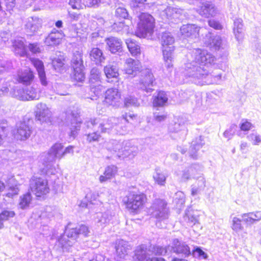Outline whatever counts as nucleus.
<instances>
[{
    "mask_svg": "<svg viewBox=\"0 0 261 261\" xmlns=\"http://www.w3.org/2000/svg\"><path fill=\"white\" fill-rule=\"evenodd\" d=\"M146 251L143 246H140L135 251L134 261H166L162 257H153L146 259Z\"/></svg>",
    "mask_w": 261,
    "mask_h": 261,
    "instance_id": "34",
    "label": "nucleus"
},
{
    "mask_svg": "<svg viewBox=\"0 0 261 261\" xmlns=\"http://www.w3.org/2000/svg\"><path fill=\"white\" fill-rule=\"evenodd\" d=\"M25 39L22 37H17L12 42L14 51L20 56H24L27 54V48L24 43Z\"/></svg>",
    "mask_w": 261,
    "mask_h": 261,
    "instance_id": "36",
    "label": "nucleus"
},
{
    "mask_svg": "<svg viewBox=\"0 0 261 261\" xmlns=\"http://www.w3.org/2000/svg\"><path fill=\"white\" fill-rule=\"evenodd\" d=\"M89 232V228L86 225H82L79 228H74L70 227V224H69L65 229V233L68 239L67 240L65 236H64L58 240V242L63 248L71 246L73 245L79 234H83L85 237H87Z\"/></svg>",
    "mask_w": 261,
    "mask_h": 261,
    "instance_id": "6",
    "label": "nucleus"
},
{
    "mask_svg": "<svg viewBox=\"0 0 261 261\" xmlns=\"http://www.w3.org/2000/svg\"><path fill=\"white\" fill-rule=\"evenodd\" d=\"M121 94L118 89L109 88L105 93V102L109 105L116 106L120 101Z\"/></svg>",
    "mask_w": 261,
    "mask_h": 261,
    "instance_id": "26",
    "label": "nucleus"
},
{
    "mask_svg": "<svg viewBox=\"0 0 261 261\" xmlns=\"http://www.w3.org/2000/svg\"><path fill=\"white\" fill-rule=\"evenodd\" d=\"M64 156L63 146L61 143L55 144L47 153L44 152L39 156L43 167L42 172L47 175L55 174L57 169L54 166L56 159H61Z\"/></svg>",
    "mask_w": 261,
    "mask_h": 261,
    "instance_id": "3",
    "label": "nucleus"
},
{
    "mask_svg": "<svg viewBox=\"0 0 261 261\" xmlns=\"http://www.w3.org/2000/svg\"><path fill=\"white\" fill-rule=\"evenodd\" d=\"M90 56L91 59L95 62L96 64H99L105 60L102 51L98 48H93L90 51Z\"/></svg>",
    "mask_w": 261,
    "mask_h": 261,
    "instance_id": "41",
    "label": "nucleus"
},
{
    "mask_svg": "<svg viewBox=\"0 0 261 261\" xmlns=\"http://www.w3.org/2000/svg\"><path fill=\"white\" fill-rule=\"evenodd\" d=\"M71 66L73 69V77L75 80L83 82L85 79V74L83 71L84 66L82 59V55L79 52L73 54L71 60Z\"/></svg>",
    "mask_w": 261,
    "mask_h": 261,
    "instance_id": "13",
    "label": "nucleus"
},
{
    "mask_svg": "<svg viewBox=\"0 0 261 261\" xmlns=\"http://www.w3.org/2000/svg\"><path fill=\"white\" fill-rule=\"evenodd\" d=\"M160 12V15L163 20L165 21L175 22L181 15V10L172 7H168L166 4H161L156 2L154 5Z\"/></svg>",
    "mask_w": 261,
    "mask_h": 261,
    "instance_id": "8",
    "label": "nucleus"
},
{
    "mask_svg": "<svg viewBox=\"0 0 261 261\" xmlns=\"http://www.w3.org/2000/svg\"><path fill=\"white\" fill-rule=\"evenodd\" d=\"M116 16L117 17L126 19L128 16V14L126 9L119 7L116 10Z\"/></svg>",
    "mask_w": 261,
    "mask_h": 261,
    "instance_id": "63",
    "label": "nucleus"
},
{
    "mask_svg": "<svg viewBox=\"0 0 261 261\" xmlns=\"http://www.w3.org/2000/svg\"><path fill=\"white\" fill-rule=\"evenodd\" d=\"M195 179H197L196 181L191 186V195L192 196H196L200 194L205 187V180L203 176H199Z\"/></svg>",
    "mask_w": 261,
    "mask_h": 261,
    "instance_id": "38",
    "label": "nucleus"
},
{
    "mask_svg": "<svg viewBox=\"0 0 261 261\" xmlns=\"http://www.w3.org/2000/svg\"><path fill=\"white\" fill-rule=\"evenodd\" d=\"M32 200V197L30 193L23 194L19 198L18 207L22 210L28 208L30 206Z\"/></svg>",
    "mask_w": 261,
    "mask_h": 261,
    "instance_id": "44",
    "label": "nucleus"
},
{
    "mask_svg": "<svg viewBox=\"0 0 261 261\" xmlns=\"http://www.w3.org/2000/svg\"><path fill=\"white\" fill-rule=\"evenodd\" d=\"M237 128V126L235 125H232L230 126V127L227 130H226L224 133L223 136L224 137L228 139V140L230 139L232 136L234 135L236 130Z\"/></svg>",
    "mask_w": 261,
    "mask_h": 261,
    "instance_id": "61",
    "label": "nucleus"
},
{
    "mask_svg": "<svg viewBox=\"0 0 261 261\" xmlns=\"http://www.w3.org/2000/svg\"><path fill=\"white\" fill-rule=\"evenodd\" d=\"M32 63L37 71L41 84L43 86H46L48 82L46 80L43 62L39 59H34L32 60Z\"/></svg>",
    "mask_w": 261,
    "mask_h": 261,
    "instance_id": "33",
    "label": "nucleus"
},
{
    "mask_svg": "<svg viewBox=\"0 0 261 261\" xmlns=\"http://www.w3.org/2000/svg\"><path fill=\"white\" fill-rule=\"evenodd\" d=\"M200 28L194 24H187L182 25L180 29L181 34L184 37L191 39H196L199 36Z\"/></svg>",
    "mask_w": 261,
    "mask_h": 261,
    "instance_id": "18",
    "label": "nucleus"
},
{
    "mask_svg": "<svg viewBox=\"0 0 261 261\" xmlns=\"http://www.w3.org/2000/svg\"><path fill=\"white\" fill-rule=\"evenodd\" d=\"M171 248L173 252L176 254H182L186 257L191 254L189 246L185 242L179 241L177 239L172 240Z\"/></svg>",
    "mask_w": 261,
    "mask_h": 261,
    "instance_id": "25",
    "label": "nucleus"
},
{
    "mask_svg": "<svg viewBox=\"0 0 261 261\" xmlns=\"http://www.w3.org/2000/svg\"><path fill=\"white\" fill-rule=\"evenodd\" d=\"M167 176L160 170H156L153 175V178L155 183L160 186H164Z\"/></svg>",
    "mask_w": 261,
    "mask_h": 261,
    "instance_id": "49",
    "label": "nucleus"
},
{
    "mask_svg": "<svg viewBox=\"0 0 261 261\" xmlns=\"http://www.w3.org/2000/svg\"><path fill=\"white\" fill-rule=\"evenodd\" d=\"M34 114L36 120L40 121L41 123L50 121L52 116V113L50 109L45 103L42 102L36 105L34 110Z\"/></svg>",
    "mask_w": 261,
    "mask_h": 261,
    "instance_id": "14",
    "label": "nucleus"
},
{
    "mask_svg": "<svg viewBox=\"0 0 261 261\" xmlns=\"http://www.w3.org/2000/svg\"><path fill=\"white\" fill-rule=\"evenodd\" d=\"M206 37L209 38V41L207 42L205 41V44L211 48H214L215 50L225 49L227 47L228 44L226 40L220 36L212 37L211 34H208Z\"/></svg>",
    "mask_w": 261,
    "mask_h": 261,
    "instance_id": "23",
    "label": "nucleus"
},
{
    "mask_svg": "<svg viewBox=\"0 0 261 261\" xmlns=\"http://www.w3.org/2000/svg\"><path fill=\"white\" fill-rule=\"evenodd\" d=\"M141 68V65L139 61L128 58L125 61L124 70L126 74H133L139 71Z\"/></svg>",
    "mask_w": 261,
    "mask_h": 261,
    "instance_id": "31",
    "label": "nucleus"
},
{
    "mask_svg": "<svg viewBox=\"0 0 261 261\" xmlns=\"http://www.w3.org/2000/svg\"><path fill=\"white\" fill-rule=\"evenodd\" d=\"M231 228L236 232L243 230V226L241 224V220L236 217H234L232 220Z\"/></svg>",
    "mask_w": 261,
    "mask_h": 261,
    "instance_id": "55",
    "label": "nucleus"
},
{
    "mask_svg": "<svg viewBox=\"0 0 261 261\" xmlns=\"http://www.w3.org/2000/svg\"><path fill=\"white\" fill-rule=\"evenodd\" d=\"M100 78V72L97 68H93L91 71L90 81L91 83L99 81Z\"/></svg>",
    "mask_w": 261,
    "mask_h": 261,
    "instance_id": "62",
    "label": "nucleus"
},
{
    "mask_svg": "<svg viewBox=\"0 0 261 261\" xmlns=\"http://www.w3.org/2000/svg\"><path fill=\"white\" fill-rule=\"evenodd\" d=\"M33 120L29 118H24L22 121L18 122L16 125V128L13 130L15 137L20 140L28 139L32 133V127L31 124Z\"/></svg>",
    "mask_w": 261,
    "mask_h": 261,
    "instance_id": "10",
    "label": "nucleus"
},
{
    "mask_svg": "<svg viewBox=\"0 0 261 261\" xmlns=\"http://www.w3.org/2000/svg\"><path fill=\"white\" fill-rule=\"evenodd\" d=\"M107 148L111 151H113L117 153V155L119 157V154L122 153L123 149V142L120 141L112 140L109 141L106 143Z\"/></svg>",
    "mask_w": 261,
    "mask_h": 261,
    "instance_id": "39",
    "label": "nucleus"
},
{
    "mask_svg": "<svg viewBox=\"0 0 261 261\" xmlns=\"http://www.w3.org/2000/svg\"><path fill=\"white\" fill-rule=\"evenodd\" d=\"M99 131L89 133L86 135V140L89 143H92L93 142H97L99 140L101 136L98 133Z\"/></svg>",
    "mask_w": 261,
    "mask_h": 261,
    "instance_id": "58",
    "label": "nucleus"
},
{
    "mask_svg": "<svg viewBox=\"0 0 261 261\" xmlns=\"http://www.w3.org/2000/svg\"><path fill=\"white\" fill-rule=\"evenodd\" d=\"M15 216L14 212L5 210L0 214V221H6Z\"/></svg>",
    "mask_w": 261,
    "mask_h": 261,
    "instance_id": "60",
    "label": "nucleus"
},
{
    "mask_svg": "<svg viewBox=\"0 0 261 261\" xmlns=\"http://www.w3.org/2000/svg\"><path fill=\"white\" fill-rule=\"evenodd\" d=\"M64 35L62 31L54 29L45 38V43L47 46H55L60 43Z\"/></svg>",
    "mask_w": 261,
    "mask_h": 261,
    "instance_id": "29",
    "label": "nucleus"
},
{
    "mask_svg": "<svg viewBox=\"0 0 261 261\" xmlns=\"http://www.w3.org/2000/svg\"><path fill=\"white\" fill-rule=\"evenodd\" d=\"M243 20L241 18H236L233 22V34L235 38L239 43H241L244 38V33L243 32Z\"/></svg>",
    "mask_w": 261,
    "mask_h": 261,
    "instance_id": "37",
    "label": "nucleus"
},
{
    "mask_svg": "<svg viewBox=\"0 0 261 261\" xmlns=\"http://www.w3.org/2000/svg\"><path fill=\"white\" fill-rule=\"evenodd\" d=\"M103 0H69V4L74 9H83L91 7L101 3Z\"/></svg>",
    "mask_w": 261,
    "mask_h": 261,
    "instance_id": "28",
    "label": "nucleus"
},
{
    "mask_svg": "<svg viewBox=\"0 0 261 261\" xmlns=\"http://www.w3.org/2000/svg\"><path fill=\"white\" fill-rule=\"evenodd\" d=\"M146 201V196L143 193L129 192L122 199L126 208L130 212L137 214L142 209Z\"/></svg>",
    "mask_w": 261,
    "mask_h": 261,
    "instance_id": "5",
    "label": "nucleus"
},
{
    "mask_svg": "<svg viewBox=\"0 0 261 261\" xmlns=\"http://www.w3.org/2000/svg\"><path fill=\"white\" fill-rule=\"evenodd\" d=\"M201 166L198 164H194L187 169H178L175 172L177 178L181 181H187L191 178H195L196 174L194 173V170L200 171Z\"/></svg>",
    "mask_w": 261,
    "mask_h": 261,
    "instance_id": "17",
    "label": "nucleus"
},
{
    "mask_svg": "<svg viewBox=\"0 0 261 261\" xmlns=\"http://www.w3.org/2000/svg\"><path fill=\"white\" fill-rule=\"evenodd\" d=\"M197 12L202 16L209 18L219 14V11L214 5L211 3H203L197 9Z\"/></svg>",
    "mask_w": 261,
    "mask_h": 261,
    "instance_id": "22",
    "label": "nucleus"
},
{
    "mask_svg": "<svg viewBox=\"0 0 261 261\" xmlns=\"http://www.w3.org/2000/svg\"><path fill=\"white\" fill-rule=\"evenodd\" d=\"M121 119L116 117L109 118H97L87 122V127L98 129L101 133L125 135L128 132L127 126L120 125Z\"/></svg>",
    "mask_w": 261,
    "mask_h": 261,
    "instance_id": "2",
    "label": "nucleus"
},
{
    "mask_svg": "<svg viewBox=\"0 0 261 261\" xmlns=\"http://www.w3.org/2000/svg\"><path fill=\"white\" fill-rule=\"evenodd\" d=\"M71 116L73 119L72 120V122L70 126V136L74 138L77 132L80 129L81 124V122L77 120L76 116L74 113H71Z\"/></svg>",
    "mask_w": 261,
    "mask_h": 261,
    "instance_id": "48",
    "label": "nucleus"
},
{
    "mask_svg": "<svg viewBox=\"0 0 261 261\" xmlns=\"http://www.w3.org/2000/svg\"><path fill=\"white\" fill-rule=\"evenodd\" d=\"M246 138L253 145H258L261 143V135L256 132H252L249 133L247 135Z\"/></svg>",
    "mask_w": 261,
    "mask_h": 261,
    "instance_id": "52",
    "label": "nucleus"
},
{
    "mask_svg": "<svg viewBox=\"0 0 261 261\" xmlns=\"http://www.w3.org/2000/svg\"><path fill=\"white\" fill-rule=\"evenodd\" d=\"M167 114L163 112H154L153 113V119L157 122H161L166 120Z\"/></svg>",
    "mask_w": 261,
    "mask_h": 261,
    "instance_id": "64",
    "label": "nucleus"
},
{
    "mask_svg": "<svg viewBox=\"0 0 261 261\" xmlns=\"http://www.w3.org/2000/svg\"><path fill=\"white\" fill-rule=\"evenodd\" d=\"M106 42L108 49L112 53L115 54L122 50V42L118 38L110 37L106 39Z\"/></svg>",
    "mask_w": 261,
    "mask_h": 261,
    "instance_id": "32",
    "label": "nucleus"
},
{
    "mask_svg": "<svg viewBox=\"0 0 261 261\" xmlns=\"http://www.w3.org/2000/svg\"><path fill=\"white\" fill-rule=\"evenodd\" d=\"M204 144L203 138L199 136L192 141L190 146L189 153L190 156L194 159H197V151L199 150Z\"/></svg>",
    "mask_w": 261,
    "mask_h": 261,
    "instance_id": "35",
    "label": "nucleus"
},
{
    "mask_svg": "<svg viewBox=\"0 0 261 261\" xmlns=\"http://www.w3.org/2000/svg\"><path fill=\"white\" fill-rule=\"evenodd\" d=\"M117 171V167L115 166H110L106 168L103 175H100L99 181L103 182L114 177Z\"/></svg>",
    "mask_w": 261,
    "mask_h": 261,
    "instance_id": "42",
    "label": "nucleus"
},
{
    "mask_svg": "<svg viewBox=\"0 0 261 261\" xmlns=\"http://www.w3.org/2000/svg\"><path fill=\"white\" fill-rule=\"evenodd\" d=\"M168 130L170 133L178 134L179 138L185 136L187 133L185 123L181 118H175L174 123L169 125Z\"/></svg>",
    "mask_w": 261,
    "mask_h": 261,
    "instance_id": "19",
    "label": "nucleus"
},
{
    "mask_svg": "<svg viewBox=\"0 0 261 261\" xmlns=\"http://www.w3.org/2000/svg\"><path fill=\"white\" fill-rule=\"evenodd\" d=\"M80 14H78L75 12H69L67 17V21L68 22V26L71 29H74L76 34L78 32L77 31L76 24L74 23V21H77L80 18Z\"/></svg>",
    "mask_w": 261,
    "mask_h": 261,
    "instance_id": "46",
    "label": "nucleus"
},
{
    "mask_svg": "<svg viewBox=\"0 0 261 261\" xmlns=\"http://www.w3.org/2000/svg\"><path fill=\"white\" fill-rule=\"evenodd\" d=\"M104 72L108 79L116 77L119 75L117 67L110 64L104 68Z\"/></svg>",
    "mask_w": 261,
    "mask_h": 261,
    "instance_id": "50",
    "label": "nucleus"
},
{
    "mask_svg": "<svg viewBox=\"0 0 261 261\" xmlns=\"http://www.w3.org/2000/svg\"><path fill=\"white\" fill-rule=\"evenodd\" d=\"M175 39L172 34L168 32L162 33L161 38L162 51L165 67L171 71L173 68L174 58Z\"/></svg>",
    "mask_w": 261,
    "mask_h": 261,
    "instance_id": "4",
    "label": "nucleus"
},
{
    "mask_svg": "<svg viewBox=\"0 0 261 261\" xmlns=\"http://www.w3.org/2000/svg\"><path fill=\"white\" fill-rule=\"evenodd\" d=\"M215 60V57L207 50L194 49L188 55V61L184 68L177 72V75L185 77L186 79H190L198 85L219 84L222 81L221 74L213 72L210 73L208 70Z\"/></svg>",
    "mask_w": 261,
    "mask_h": 261,
    "instance_id": "1",
    "label": "nucleus"
},
{
    "mask_svg": "<svg viewBox=\"0 0 261 261\" xmlns=\"http://www.w3.org/2000/svg\"><path fill=\"white\" fill-rule=\"evenodd\" d=\"M125 43L129 51L133 56H135L140 54V46L136 41H134L132 39H127L126 40Z\"/></svg>",
    "mask_w": 261,
    "mask_h": 261,
    "instance_id": "45",
    "label": "nucleus"
},
{
    "mask_svg": "<svg viewBox=\"0 0 261 261\" xmlns=\"http://www.w3.org/2000/svg\"><path fill=\"white\" fill-rule=\"evenodd\" d=\"M42 24V19L37 16L30 17L25 21V29L30 35H32L39 30Z\"/></svg>",
    "mask_w": 261,
    "mask_h": 261,
    "instance_id": "20",
    "label": "nucleus"
},
{
    "mask_svg": "<svg viewBox=\"0 0 261 261\" xmlns=\"http://www.w3.org/2000/svg\"><path fill=\"white\" fill-rule=\"evenodd\" d=\"M200 215L199 211L189 208L186 211L184 219L189 225L193 226L199 224Z\"/></svg>",
    "mask_w": 261,
    "mask_h": 261,
    "instance_id": "30",
    "label": "nucleus"
},
{
    "mask_svg": "<svg viewBox=\"0 0 261 261\" xmlns=\"http://www.w3.org/2000/svg\"><path fill=\"white\" fill-rule=\"evenodd\" d=\"M56 56L57 57H55L52 59V64L56 70L60 72L64 65V57L60 52L56 54Z\"/></svg>",
    "mask_w": 261,
    "mask_h": 261,
    "instance_id": "43",
    "label": "nucleus"
},
{
    "mask_svg": "<svg viewBox=\"0 0 261 261\" xmlns=\"http://www.w3.org/2000/svg\"><path fill=\"white\" fill-rule=\"evenodd\" d=\"M168 101L167 94L163 91H160L155 96L153 101L154 106H163Z\"/></svg>",
    "mask_w": 261,
    "mask_h": 261,
    "instance_id": "47",
    "label": "nucleus"
},
{
    "mask_svg": "<svg viewBox=\"0 0 261 261\" xmlns=\"http://www.w3.org/2000/svg\"><path fill=\"white\" fill-rule=\"evenodd\" d=\"M139 22L135 35L140 38L150 36L153 32L154 19L148 13H142L139 16Z\"/></svg>",
    "mask_w": 261,
    "mask_h": 261,
    "instance_id": "7",
    "label": "nucleus"
},
{
    "mask_svg": "<svg viewBox=\"0 0 261 261\" xmlns=\"http://www.w3.org/2000/svg\"><path fill=\"white\" fill-rule=\"evenodd\" d=\"M98 195L95 193H90L86 195L85 200L82 201L80 206L81 207H89L90 204H98V200H97Z\"/></svg>",
    "mask_w": 261,
    "mask_h": 261,
    "instance_id": "40",
    "label": "nucleus"
},
{
    "mask_svg": "<svg viewBox=\"0 0 261 261\" xmlns=\"http://www.w3.org/2000/svg\"><path fill=\"white\" fill-rule=\"evenodd\" d=\"M154 81V76L151 70L146 68L142 71V78L139 87L147 93L151 92L153 91L152 87L153 86Z\"/></svg>",
    "mask_w": 261,
    "mask_h": 261,
    "instance_id": "15",
    "label": "nucleus"
},
{
    "mask_svg": "<svg viewBox=\"0 0 261 261\" xmlns=\"http://www.w3.org/2000/svg\"><path fill=\"white\" fill-rule=\"evenodd\" d=\"M115 249L117 257L108 259V261H122L128 254L131 247L128 243L123 240H118L116 242Z\"/></svg>",
    "mask_w": 261,
    "mask_h": 261,
    "instance_id": "16",
    "label": "nucleus"
},
{
    "mask_svg": "<svg viewBox=\"0 0 261 261\" xmlns=\"http://www.w3.org/2000/svg\"><path fill=\"white\" fill-rule=\"evenodd\" d=\"M113 29L116 32H122L123 33H128V27L125 25L123 22L115 23L113 25Z\"/></svg>",
    "mask_w": 261,
    "mask_h": 261,
    "instance_id": "56",
    "label": "nucleus"
},
{
    "mask_svg": "<svg viewBox=\"0 0 261 261\" xmlns=\"http://www.w3.org/2000/svg\"><path fill=\"white\" fill-rule=\"evenodd\" d=\"M124 105L127 107L133 106L138 107L140 106V102L138 100L133 96L128 95L125 97L124 100Z\"/></svg>",
    "mask_w": 261,
    "mask_h": 261,
    "instance_id": "53",
    "label": "nucleus"
},
{
    "mask_svg": "<svg viewBox=\"0 0 261 261\" xmlns=\"http://www.w3.org/2000/svg\"><path fill=\"white\" fill-rule=\"evenodd\" d=\"M30 186L32 192L37 197H41L49 192L47 180L41 177L33 176L30 180Z\"/></svg>",
    "mask_w": 261,
    "mask_h": 261,
    "instance_id": "11",
    "label": "nucleus"
},
{
    "mask_svg": "<svg viewBox=\"0 0 261 261\" xmlns=\"http://www.w3.org/2000/svg\"><path fill=\"white\" fill-rule=\"evenodd\" d=\"M174 200L176 204L179 205V206L182 205L185 202V196L184 193L181 191L176 192Z\"/></svg>",
    "mask_w": 261,
    "mask_h": 261,
    "instance_id": "59",
    "label": "nucleus"
},
{
    "mask_svg": "<svg viewBox=\"0 0 261 261\" xmlns=\"http://www.w3.org/2000/svg\"><path fill=\"white\" fill-rule=\"evenodd\" d=\"M116 219L114 213L107 211L103 213H97L95 218V222L99 226L104 227L110 223H113Z\"/></svg>",
    "mask_w": 261,
    "mask_h": 261,
    "instance_id": "21",
    "label": "nucleus"
},
{
    "mask_svg": "<svg viewBox=\"0 0 261 261\" xmlns=\"http://www.w3.org/2000/svg\"><path fill=\"white\" fill-rule=\"evenodd\" d=\"M240 127L242 131H248L254 127V125L247 119H243L240 124Z\"/></svg>",
    "mask_w": 261,
    "mask_h": 261,
    "instance_id": "57",
    "label": "nucleus"
},
{
    "mask_svg": "<svg viewBox=\"0 0 261 261\" xmlns=\"http://www.w3.org/2000/svg\"><path fill=\"white\" fill-rule=\"evenodd\" d=\"M123 149L122 153L119 154V158L132 159L136 156L138 153V147L132 144L129 141L123 142Z\"/></svg>",
    "mask_w": 261,
    "mask_h": 261,
    "instance_id": "24",
    "label": "nucleus"
},
{
    "mask_svg": "<svg viewBox=\"0 0 261 261\" xmlns=\"http://www.w3.org/2000/svg\"><path fill=\"white\" fill-rule=\"evenodd\" d=\"M148 0H132L131 5L134 8L143 7L145 9L154 6L155 3H146Z\"/></svg>",
    "mask_w": 261,
    "mask_h": 261,
    "instance_id": "51",
    "label": "nucleus"
},
{
    "mask_svg": "<svg viewBox=\"0 0 261 261\" xmlns=\"http://www.w3.org/2000/svg\"><path fill=\"white\" fill-rule=\"evenodd\" d=\"M34 74L29 68L21 69L18 71L16 80L23 85H30L34 80Z\"/></svg>",
    "mask_w": 261,
    "mask_h": 261,
    "instance_id": "27",
    "label": "nucleus"
},
{
    "mask_svg": "<svg viewBox=\"0 0 261 261\" xmlns=\"http://www.w3.org/2000/svg\"><path fill=\"white\" fill-rule=\"evenodd\" d=\"M119 118L121 119L120 125L126 126V124H128L130 120H133L137 118V115L128 113L122 115V117Z\"/></svg>",
    "mask_w": 261,
    "mask_h": 261,
    "instance_id": "54",
    "label": "nucleus"
},
{
    "mask_svg": "<svg viewBox=\"0 0 261 261\" xmlns=\"http://www.w3.org/2000/svg\"><path fill=\"white\" fill-rule=\"evenodd\" d=\"M152 217L156 218L158 221H164L169 217V210L167 207V202L163 199H155L149 209Z\"/></svg>",
    "mask_w": 261,
    "mask_h": 261,
    "instance_id": "9",
    "label": "nucleus"
},
{
    "mask_svg": "<svg viewBox=\"0 0 261 261\" xmlns=\"http://www.w3.org/2000/svg\"><path fill=\"white\" fill-rule=\"evenodd\" d=\"M14 96L21 100H30L38 99L40 92L37 86L34 85L31 87H27L24 89H18L14 92Z\"/></svg>",
    "mask_w": 261,
    "mask_h": 261,
    "instance_id": "12",
    "label": "nucleus"
}]
</instances>
